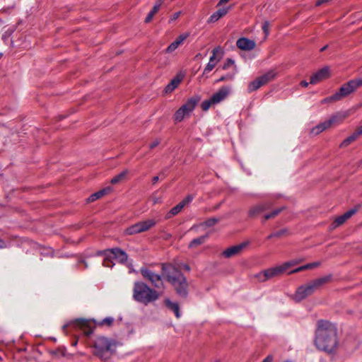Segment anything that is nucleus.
Instances as JSON below:
<instances>
[{"label":"nucleus","instance_id":"32","mask_svg":"<svg viewBox=\"0 0 362 362\" xmlns=\"http://www.w3.org/2000/svg\"><path fill=\"white\" fill-rule=\"evenodd\" d=\"M160 8H158V6H153L152 10L148 13L147 16L145 18L144 22L146 23H149L153 16L157 13Z\"/></svg>","mask_w":362,"mask_h":362},{"label":"nucleus","instance_id":"4","mask_svg":"<svg viewBox=\"0 0 362 362\" xmlns=\"http://www.w3.org/2000/svg\"><path fill=\"white\" fill-rule=\"evenodd\" d=\"M134 299L144 305H148L159 298L158 293L141 281H136L133 288Z\"/></svg>","mask_w":362,"mask_h":362},{"label":"nucleus","instance_id":"22","mask_svg":"<svg viewBox=\"0 0 362 362\" xmlns=\"http://www.w3.org/2000/svg\"><path fill=\"white\" fill-rule=\"evenodd\" d=\"M182 80V76H180V75H177L166 86V87L165 88V92L166 93L173 92L178 86V85L180 83Z\"/></svg>","mask_w":362,"mask_h":362},{"label":"nucleus","instance_id":"44","mask_svg":"<svg viewBox=\"0 0 362 362\" xmlns=\"http://www.w3.org/2000/svg\"><path fill=\"white\" fill-rule=\"evenodd\" d=\"M298 263H299V261L293 259V260H291V261H289V262H286L284 263L283 264H287V266H286V270H287L291 267L296 265Z\"/></svg>","mask_w":362,"mask_h":362},{"label":"nucleus","instance_id":"8","mask_svg":"<svg viewBox=\"0 0 362 362\" xmlns=\"http://www.w3.org/2000/svg\"><path fill=\"white\" fill-rule=\"evenodd\" d=\"M287 264H281L275 267L265 269L257 274L255 277L259 282H264L274 277L279 276L286 271Z\"/></svg>","mask_w":362,"mask_h":362},{"label":"nucleus","instance_id":"39","mask_svg":"<svg viewBox=\"0 0 362 362\" xmlns=\"http://www.w3.org/2000/svg\"><path fill=\"white\" fill-rule=\"evenodd\" d=\"M235 62L230 58H228L226 59V62L224 63L223 66V69L226 70L228 69L230 66H233Z\"/></svg>","mask_w":362,"mask_h":362},{"label":"nucleus","instance_id":"14","mask_svg":"<svg viewBox=\"0 0 362 362\" xmlns=\"http://www.w3.org/2000/svg\"><path fill=\"white\" fill-rule=\"evenodd\" d=\"M329 75V69L327 67H324L311 76L310 83L316 84L322 80L328 78Z\"/></svg>","mask_w":362,"mask_h":362},{"label":"nucleus","instance_id":"23","mask_svg":"<svg viewBox=\"0 0 362 362\" xmlns=\"http://www.w3.org/2000/svg\"><path fill=\"white\" fill-rule=\"evenodd\" d=\"M165 305H166V307L168 309H170L175 313L177 318H180V307H179L178 303H173V302L170 301L169 299H165Z\"/></svg>","mask_w":362,"mask_h":362},{"label":"nucleus","instance_id":"16","mask_svg":"<svg viewBox=\"0 0 362 362\" xmlns=\"http://www.w3.org/2000/svg\"><path fill=\"white\" fill-rule=\"evenodd\" d=\"M236 45L242 50L250 51L255 47L256 44L253 40L246 37H240L237 40Z\"/></svg>","mask_w":362,"mask_h":362},{"label":"nucleus","instance_id":"40","mask_svg":"<svg viewBox=\"0 0 362 362\" xmlns=\"http://www.w3.org/2000/svg\"><path fill=\"white\" fill-rule=\"evenodd\" d=\"M114 319L111 317H105L101 322V325H105L107 326H111L113 323Z\"/></svg>","mask_w":362,"mask_h":362},{"label":"nucleus","instance_id":"27","mask_svg":"<svg viewBox=\"0 0 362 362\" xmlns=\"http://www.w3.org/2000/svg\"><path fill=\"white\" fill-rule=\"evenodd\" d=\"M207 238H208V235H202L197 238H194L190 242L189 247L190 248L196 247L198 245L203 244L206 241Z\"/></svg>","mask_w":362,"mask_h":362},{"label":"nucleus","instance_id":"38","mask_svg":"<svg viewBox=\"0 0 362 362\" xmlns=\"http://www.w3.org/2000/svg\"><path fill=\"white\" fill-rule=\"evenodd\" d=\"M269 28H270V24L268 21H264L263 23H262V29L263 30V32L264 33L266 37L269 34Z\"/></svg>","mask_w":362,"mask_h":362},{"label":"nucleus","instance_id":"3","mask_svg":"<svg viewBox=\"0 0 362 362\" xmlns=\"http://www.w3.org/2000/svg\"><path fill=\"white\" fill-rule=\"evenodd\" d=\"M331 274L315 279L301 285L296 289L293 296V300L296 303H299L305 299L308 296L313 295L316 291L319 290L325 284L329 283L332 280Z\"/></svg>","mask_w":362,"mask_h":362},{"label":"nucleus","instance_id":"13","mask_svg":"<svg viewBox=\"0 0 362 362\" xmlns=\"http://www.w3.org/2000/svg\"><path fill=\"white\" fill-rule=\"evenodd\" d=\"M76 327H79L82 329L83 334L89 337L93 333V327L90 325V322L86 319L79 318L76 319L74 322Z\"/></svg>","mask_w":362,"mask_h":362},{"label":"nucleus","instance_id":"41","mask_svg":"<svg viewBox=\"0 0 362 362\" xmlns=\"http://www.w3.org/2000/svg\"><path fill=\"white\" fill-rule=\"evenodd\" d=\"M194 197L192 195H187L182 201H181V204L185 206L186 204L190 203L193 200Z\"/></svg>","mask_w":362,"mask_h":362},{"label":"nucleus","instance_id":"42","mask_svg":"<svg viewBox=\"0 0 362 362\" xmlns=\"http://www.w3.org/2000/svg\"><path fill=\"white\" fill-rule=\"evenodd\" d=\"M288 233L287 229H282L277 232L274 233V235H275L276 238H280L283 235H285Z\"/></svg>","mask_w":362,"mask_h":362},{"label":"nucleus","instance_id":"58","mask_svg":"<svg viewBox=\"0 0 362 362\" xmlns=\"http://www.w3.org/2000/svg\"><path fill=\"white\" fill-rule=\"evenodd\" d=\"M230 0H220L218 4V6L219 5H221V4H226L227 2H228Z\"/></svg>","mask_w":362,"mask_h":362},{"label":"nucleus","instance_id":"34","mask_svg":"<svg viewBox=\"0 0 362 362\" xmlns=\"http://www.w3.org/2000/svg\"><path fill=\"white\" fill-rule=\"evenodd\" d=\"M219 221V219L217 218H210L206 219L202 225H204L206 227H211L216 224Z\"/></svg>","mask_w":362,"mask_h":362},{"label":"nucleus","instance_id":"63","mask_svg":"<svg viewBox=\"0 0 362 362\" xmlns=\"http://www.w3.org/2000/svg\"><path fill=\"white\" fill-rule=\"evenodd\" d=\"M68 325H65L63 326V329L64 330H66V329L67 328Z\"/></svg>","mask_w":362,"mask_h":362},{"label":"nucleus","instance_id":"49","mask_svg":"<svg viewBox=\"0 0 362 362\" xmlns=\"http://www.w3.org/2000/svg\"><path fill=\"white\" fill-rule=\"evenodd\" d=\"M272 361H273L272 356L269 355L262 361V362H272Z\"/></svg>","mask_w":362,"mask_h":362},{"label":"nucleus","instance_id":"1","mask_svg":"<svg viewBox=\"0 0 362 362\" xmlns=\"http://www.w3.org/2000/svg\"><path fill=\"white\" fill-rule=\"evenodd\" d=\"M315 331V344L316 347L328 354L333 353L338 346L336 326L327 320H319Z\"/></svg>","mask_w":362,"mask_h":362},{"label":"nucleus","instance_id":"30","mask_svg":"<svg viewBox=\"0 0 362 362\" xmlns=\"http://www.w3.org/2000/svg\"><path fill=\"white\" fill-rule=\"evenodd\" d=\"M128 173V170H124L115 176L110 181L111 184L115 185L123 180Z\"/></svg>","mask_w":362,"mask_h":362},{"label":"nucleus","instance_id":"7","mask_svg":"<svg viewBox=\"0 0 362 362\" xmlns=\"http://www.w3.org/2000/svg\"><path fill=\"white\" fill-rule=\"evenodd\" d=\"M199 98L192 97L189 98L183 105H182L175 113L173 116L175 122H181L186 115H188L194 109L197 105Z\"/></svg>","mask_w":362,"mask_h":362},{"label":"nucleus","instance_id":"24","mask_svg":"<svg viewBox=\"0 0 362 362\" xmlns=\"http://www.w3.org/2000/svg\"><path fill=\"white\" fill-rule=\"evenodd\" d=\"M276 74L275 71L272 69V70L269 71L268 72H267L266 74H264V75L259 76V78H260L263 85H265L270 81L273 80L275 78Z\"/></svg>","mask_w":362,"mask_h":362},{"label":"nucleus","instance_id":"17","mask_svg":"<svg viewBox=\"0 0 362 362\" xmlns=\"http://www.w3.org/2000/svg\"><path fill=\"white\" fill-rule=\"evenodd\" d=\"M272 206V204L269 202H264L262 204H259L256 206H252L248 211V216L250 217H254L264 211L269 209Z\"/></svg>","mask_w":362,"mask_h":362},{"label":"nucleus","instance_id":"31","mask_svg":"<svg viewBox=\"0 0 362 362\" xmlns=\"http://www.w3.org/2000/svg\"><path fill=\"white\" fill-rule=\"evenodd\" d=\"M357 139L356 136L354 133H353L351 136H348L345 139L341 144H340L341 148H344L348 146L350 144L354 141Z\"/></svg>","mask_w":362,"mask_h":362},{"label":"nucleus","instance_id":"26","mask_svg":"<svg viewBox=\"0 0 362 362\" xmlns=\"http://www.w3.org/2000/svg\"><path fill=\"white\" fill-rule=\"evenodd\" d=\"M108 192L107 189H103L101 190H99L98 192H95L94 194H91L87 199L88 202H93L102 197H103L105 194H106Z\"/></svg>","mask_w":362,"mask_h":362},{"label":"nucleus","instance_id":"25","mask_svg":"<svg viewBox=\"0 0 362 362\" xmlns=\"http://www.w3.org/2000/svg\"><path fill=\"white\" fill-rule=\"evenodd\" d=\"M184 208V206L181 202H180L178 204H177L175 206L172 208L170 211H168L165 215V218L169 219L173 217L174 216L179 214L182 209Z\"/></svg>","mask_w":362,"mask_h":362},{"label":"nucleus","instance_id":"64","mask_svg":"<svg viewBox=\"0 0 362 362\" xmlns=\"http://www.w3.org/2000/svg\"><path fill=\"white\" fill-rule=\"evenodd\" d=\"M76 344H77V341H75L74 342H73V343H72V345H73V346H76Z\"/></svg>","mask_w":362,"mask_h":362},{"label":"nucleus","instance_id":"5","mask_svg":"<svg viewBox=\"0 0 362 362\" xmlns=\"http://www.w3.org/2000/svg\"><path fill=\"white\" fill-rule=\"evenodd\" d=\"M115 341L104 337H99L95 341L94 354L103 360H106L115 351Z\"/></svg>","mask_w":362,"mask_h":362},{"label":"nucleus","instance_id":"50","mask_svg":"<svg viewBox=\"0 0 362 362\" xmlns=\"http://www.w3.org/2000/svg\"><path fill=\"white\" fill-rule=\"evenodd\" d=\"M168 169H163L160 173V175L161 176V178L162 179H164L167 174H166V172H167Z\"/></svg>","mask_w":362,"mask_h":362},{"label":"nucleus","instance_id":"18","mask_svg":"<svg viewBox=\"0 0 362 362\" xmlns=\"http://www.w3.org/2000/svg\"><path fill=\"white\" fill-rule=\"evenodd\" d=\"M338 118L337 115H334L332 117H331L329 120L325 121V122L320 123L315 127H314L312 130V132L318 134L320 132H323L324 130L329 128L334 122L337 121Z\"/></svg>","mask_w":362,"mask_h":362},{"label":"nucleus","instance_id":"51","mask_svg":"<svg viewBox=\"0 0 362 362\" xmlns=\"http://www.w3.org/2000/svg\"><path fill=\"white\" fill-rule=\"evenodd\" d=\"M302 271H303L302 267H299L296 268V269H293L291 272H290L289 274H294V273L300 272Z\"/></svg>","mask_w":362,"mask_h":362},{"label":"nucleus","instance_id":"47","mask_svg":"<svg viewBox=\"0 0 362 362\" xmlns=\"http://www.w3.org/2000/svg\"><path fill=\"white\" fill-rule=\"evenodd\" d=\"M159 144H160V140L156 139L154 141H153L151 144H150L149 148L153 149V148H156V146H158L159 145Z\"/></svg>","mask_w":362,"mask_h":362},{"label":"nucleus","instance_id":"35","mask_svg":"<svg viewBox=\"0 0 362 362\" xmlns=\"http://www.w3.org/2000/svg\"><path fill=\"white\" fill-rule=\"evenodd\" d=\"M214 103L211 102V98H210L209 100L203 101L202 103L201 107L204 111H206L210 108L211 105H214Z\"/></svg>","mask_w":362,"mask_h":362},{"label":"nucleus","instance_id":"33","mask_svg":"<svg viewBox=\"0 0 362 362\" xmlns=\"http://www.w3.org/2000/svg\"><path fill=\"white\" fill-rule=\"evenodd\" d=\"M283 209H284L283 207L276 209L272 211L271 213L267 214L264 216V220H269L270 218H273L276 217L278 214H279L283 211Z\"/></svg>","mask_w":362,"mask_h":362},{"label":"nucleus","instance_id":"61","mask_svg":"<svg viewBox=\"0 0 362 362\" xmlns=\"http://www.w3.org/2000/svg\"><path fill=\"white\" fill-rule=\"evenodd\" d=\"M272 238H276L275 235H274V233L270 234L269 235H268L267 238L269 240V239H271Z\"/></svg>","mask_w":362,"mask_h":362},{"label":"nucleus","instance_id":"20","mask_svg":"<svg viewBox=\"0 0 362 362\" xmlns=\"http://www.w3.org/2000/svg\"><path fill=\"white\" fill-rule=\"evenodd\" d=\"M229 11V8H218L216 12L211 15L209 18L208 23H214L218 21L221 18L223 17Z\"/></svg>","mask_w":362,"mask_h":362},{"label":"nucleus","instance_id":"54","mask_svg":"<svg viewBox=\"0 0 362 362\" xmlns=\"http://www.w3.org/2000/svg\"><path fill=\"white\" fill-rule=\"evenodd\" d=\"M303 271L308 269H311V264H307L305 265L301 266Z\"/></svg>","mask_w":362,"mask_h":362},{"label":"nucleus","instance_id":"46","mask_svg":"<svg viewBox=\"0 0 362 362\" xmlns=\"http://www.w3.org/2000/svg\"><path fill=\"white\" fill-rule=\"evenodd\" d=\"M357 138L362 135V124L358 127L354 132Z\"/></svg>","mask_w":362,"mask_h":362},{"label":"nucleus","instance_id":"59","mask_svg":"<svg viewBox=\"0 0 362 362\" xmlns=\"http://www.w3.org/2000/svg\"><path fill=\"white\" fill-rule=\"evenodd\" d=\"M180 13V12L175 13L173 15V19H172V20H175V19H177V18L179 17Z\"/></svg>","mask_w":362,"mask_h":362},{"label":"nucleus","instance_id":"19","mask_svg":"<svg viewBox=\"0 0 362 362\" xmlns=\"http://www.w3.org/2000/svg\"><path fill=\"white\" fill-rule=\"evenodd\" d=\"M108 252L111 255L112 259H117L120 263H124L127 260V253L119 248L108 250Z\"/></svg>","mask_w":362,"mask_h":362},{"label":"nucleus","instance_id":"60","mask_svg":"<svg viewBox=\"0 0 362 362\" xmlns=\"http://www.w3.org/2000/svg\"><path fill=\"white\" fill-rule=\"evenodd\" d=\"M327 47H328V45H325L324 47H322L320 49V52H324V51H325V50L327 49Z\"/></svg>","mask_w":362,"mask_h":362},{"label":"nucleus","instance_id":"45","mask_svg":"<svg viewBox=\"0 0 362 362\" xmlns=\"http://www.w3.org/2000/svg\"><path fill=\"white\" fill-rule=\"evenodd\" d=\"M356 88L362 86V77L352 79Z\"/></svg>","mask_w":362,"mask_h":362},{"label":"nucleus","instance_id":"62","mask_svg":"<svg viewBox=\"0 0 362 362\" xmlns=\"http://www.w3.org/2000/svg\"><path fill=\"white\" fill-rule=\"evenodd\" d=\"M184 267H185V269L186 270H187V271H189V270H190V267H189V265H187V264H185Z\"/></svg>","mask_w":362,"mask_h":362},{"label":"nucleus","instance_id":"9","mask_svg":"<svg viewBox=\"0 0 362 362\" xmlns=\"http://www.w3.org/2000/svg\"><path fill=\"white\" fill-rule=\"evenodd\" d=\"M156 224V221L154 219H146L145 221H141L128 227L125 230V233L127 235H132L146 232L153 228Z\"/></svg>","mask_w":362,"mask_h":362},{"label":"nucleus","instance_id":"52","mask_svg":"<svg viewBox=\"0 0 362 362\" xmlns=\"http://www.w3.org/2000/svg\"><path fill=\"white\" fill-rule=\"evenodd\" d=\"M6 247V243L3 240L0 239V249Z\"/></svg>","mask_w":362,"mask_h":362},{"label":"nucleus","instance_id":"12","mask_svg":"<svg viewBox=\"0 0 362 362\" xmlns=\"http://www.w3.org/2000/svg\"><path fill=\"white\" fill-rule=\"evenodd\" d=\"M247 245L248 242H244L239 245H233L226 249L222 254L225 257L230 258L239 255Z\"/></svg>","mask_w":362,"mask_h":362},{"label":"nucleus","instance_id":"55","mask_svg":"<svg viewBox=\"0 0 362 362\" xmlns=\"http://www.w3.org/2000/svg\"><path fill=\"white\" fill-rule=\"evenodd\" d=\"M300 84L302 87L306 88L309 83L306 81H302Z\"/></svg>","mask_w":362,"mask_h":362},{"label":"nucleus","instance_id":"56","mask_svg":"<svg viewBox=\"0 0 362 362\" xmlns=\"http://www.w3.org/2000/svg\"><path fill=\"white\" fill-rule=\"evenodd\" d=\"M158 180H159V177L158 176L153 177V179H152L153 184V185L156 184L158 181Z\"/></svg>","mask_w":362,"mask_h":362},{"label":"nucleus","instance_id":"2","mask_svg":"<svg viewBox=\"0 0 362 362\" xmlns=\"http://www.w3.org/2000/svg\"><path fill=\"white\" fill-rule=\"evenodd\" d=\"M162 276L174 288L176 293L186 298L189 292V283L181 270L171 263L161 264Z\"/></svg>","mask_w":362,"mask_h":362},{"label":"nucleus","instance_id":"53","mask_svg":"<svg viewBox=\"0 0 362 362\" xmlns=\"http://www.w3.org/2000/svg\"><path fill=\"white\" fill-rule=\"evenodd\" d=\"M164 0H156L154 6H158V8H160Z\"/></svg>","mask_w":362,"mask_h":362},{"label":"nucleus","instance_id":"43","mask_svg":"<svg viewBox=\"0 0 362 362\" xmlns=\"http://www.w3.org/2000/svg\"><path fill=\"white\" fill-rule=\"evenodd\" d=\"M188 37V34L180 35L175 40V42H178V45H181L183 41Z\"/></svg>","mask_w":362,"mask_h":362},{"label":"nucleus","instance_id":"29","mask_svg":"<svg viewBox=\"0 0 362 362\" xmlns=\"http://www.w3.org/2000/svg\"><path fill=\"white\" fill-rule=\"evenodd\" d=\"M262 86H264V85L262 83L260 78L258 77L257 78H256L255 80H254L249 84L248 90L250 92L255 91V90H257L258 88H259Z\"/></svg>","mask_w":362,"mask_h":362},{"label":"nucleus","instance_id":"11","mask_svg":"<svg viewBox=\"0 0 362 362\" xmlns=\"http://www.w3.org/2000/svg\"><path fill=\"white\" fill-rule=\"evenodd\" d=\"M360 206H356L354 208L347 211L343 215L338 216L332 224L333 228H335L344 224L349 218H350L356 211L359 209Z\"/></svg>","mask_w":362,"mask_h":362},{"label":"nucleus","instance_id":"28","mask_svg":"<svg viewBox=\"0 0 362 362\" xmlns=\"http://www.w3.org/2000/svg\"><path fill=\"white\" fill-rule=\"evenodd\" d=\"M103 254L105 255V258L103 259V265L105 267H112L115 265V263H113L112 257L109 254L108 250L105 251Z\"/></svg>","mask_w":362,"mask_h":362},{"label":"nucleus","instance_id":"6","mask_svg":"<svg viewBox=\"0 0 362 362\" xmlns=\"http://www.w3.org/2000/svg\"><path fill=\"white\" fill-rule=\"evenodd\" d=\"M356 87L353 81L350 80L348 82L343 84L341 88L334 94L324 99V102H334L339 101L344 98L349 96L352 93L356 90Z\"/></svg>","mask_w":362,"mask_h":362},{"label":"nucleus","instance_id":"10","mask_svg":"<svg viewBox=\"0 0 362 362\" xmlns=\"http://www.w3.org/2000/svg\"><path fill=\"white\" fill-rule=\"evenodd\" d=\"M140 272L143 277L146 280L149 281L152 286L156 288H163L164 284L161 279V276L156 274L153 271L148 269L146 267H141Z\"/></svg>","mask_w":362,"mask_h":362},{"label":"nucleus","instance_id":"48","mask_svg":"<svg viewBox=\"0 0 362 362\" xmlns=\"http://www.w3.org/2000/svg\"><path fill=\"white\" fill-rule=\"evenodd\" d=\"M330 0H317L315 5L317 6H320L322 5L323 4L329 2Z\"/></svg>","mask_w":362,"mask_h":362},{"label":"nucleus","instance_id":"15","mask_svg":"<svg viewBox=\"0 0 362 362\" xmlns=\"http://www.w3.org/2000/svg\"><path fill=\"white\" fill-rule=\"evenodd\" d=\"M230 88L228 86L221 87L216 93L211 97V102L217 104L223 100L226 96L229 94Z\"/></svg>","mask_w":362,"mask_h":362},{"label":"nucleus","instance_id":"21","mask_svg":"<svg viewBox=\"0 0 362 362\" xmlns=\"http://www.w3.org/2000/svg\"><path fill=\"white\" fill-rule=\"evenodd\" d=\"M220 50L219 47H216L212 50V55L210 57L209 62L206 66L204 70V74L209 73L216 64V53Z\"/></svg>","mask_w":362,"mask_h":362},{"label":"nucleus","instance_id":"57","mask_svg":"<svg viewBox=\"0 0 362 362\" xmlns=\"http://www.w3.org/2000/svg\"><path fill=\"white\" fill-rule=\"evenodd\" d=\"M310 264H311V269H313L314 267H318L320 265V263L319 262H313V263H310Z\"/></svg>","mask_w":362,"mask_h":362},{"label":"nucleus","instance_id":"37","mask_svg":"<svg viewBox=\"0 0 362 362\" xmlns=\"http://www.w3.org/2000/svg\"><path fill=\"white\" fill-rule=\"evenodd\" d=\"M179 47L178 42H173L166 49V52L170 53L175 51Z\"/></svg>","mask_w":362,"mask_h":362},{"label":"nucleus","instance_id":"36","mask_svg":"<svg viewBox=\"0 0 362 362\" xmlns=\"http://www.w3.org/2000/svg\"><path fill=\"white\" fill-rule=\"evenodd\" d=\"M235 72H233L232 74H228L225 76H222L219 79L217 80V82H221L225 81L228 80H233L234 78Z\"/></svg>","mask_w":362,"mask_h":362}]
</instances>
